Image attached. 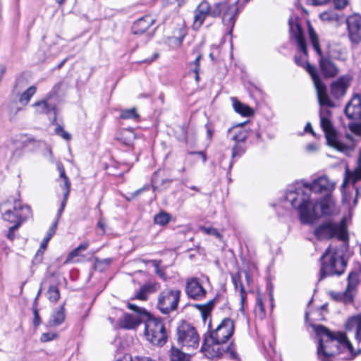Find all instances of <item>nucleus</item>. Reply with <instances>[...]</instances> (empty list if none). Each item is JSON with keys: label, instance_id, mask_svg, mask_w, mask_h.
Masks as SVG:
<instances>
[{"label": "nucleus", "instance_id": "1", "mask_svg": "<svg viewBox=\"0 0 361 361\" xmlns=\"http://www.w3.org/2000/svg\"><path fill=\"white\" fill-rule=\"evenodd\" d=\"M334 189V184L322 176L311 183L296 181L288 189L285 199L298 210L302 224H312L319 217L331 214L330 194Z\"/></svg>", "mask_w": 361, "mask_h": 361}, {"label": "nucleus", "instance_id": "2", "mask_svg": "<svg viewBox=\"0 0 361 361\" xmlns=\"http://www.w3.org/2000/svg\"><path fill=\"white\" fill-rule=\"evenodd\" d=\"M314 235L319 240L336 237L343 241L339 247H333L330 245L321 256L319 281L327 276H340L343 274L347 266V261L343 257V251L346 249L345 243L348 240L345 220L343 219L339 224L326 222L315 229Z\"/></svg>", "mask_w": 361, "mask_h": 361}, {"label": "nucleus", "instance_id": "3", "mask_svg": "<svg viewBox=\"0 0 361 361\" xmlns=\"http://www.w3.org/2000/svg\"><path fill=\"white\" fill-rule=\"evenodd\" d=\"M331 116L330 110L321 108L319 111L320 125L324 133L326 144L341 152L345 153L352 151L355 147L352 135L338 134L331 121Z\"/></svg>", "mask_w": 361, "mask_h": 361}, {"label": "nucleus", "instance_id": "4", "mask_svg": "<svg viewBox=\"0 0 361 361\" xmlns=\"http://www.w3.org/2000/svg\"><path fill=\"white\" fill-rule=\"evenodd\" d=\"M317 336L319 337L317 354L322 361H330V358L339 354L341 351L342 341L341 333L335 335L328 328L321 324L312 325Z\"/></svg>", "mask_w": 361, "mask_h": 361}, {"label": "nucleus", "instance_id": "5", "mask_svg": "<svg viewBox=\"0 0 361 361\" xmlns=\"http://www.w3.org/2000/svg\"><path fill=\"white\" fill-rule=\"evenodd\" d=\"M0 212L3 219L9 223L23 224L32 215L30 206L14 197L8 198L0 204Z\"/></svg>", "mask_w": 361, "mask_h": 361}, {"label": "nucleus", "instance_id": "6", "mask_svg": "<svg viewBox=\"0 0 361 361\" xmlns=\"http://www.w3.org/2000/svg\"><path fill=\"white\" fill-rule=\"evenodd\" d=\"M145 324V335L147 341L154 345L163 346L167 341L168 333L164 322L159 318L154 317L151 314L144 321Z\"/></svg>", "mask_w": 361, "mask_h": 361}, {"label": "nucleus", "instance_id": "7", "mask_svg": "<svg viewBox=\"0 0 361 361\" xmlns=\"http://www.w3.org/2000/svg\"><path fill=\"white\" fill-rule=\"evenodd\" d=\"M181 292L180 290L166 288L162 290L157 299V307L164 314L177 309Z\"/></svg>", "mask_w": 361, "mask_h": 361}, {"label": "nucleus", "instance_id": "8", "mask_svg": "<svg viewBox=\"0 0 361 361\" xmlns=\"http://www.w3.org/2000/svg\"><path fill=\"white\" fill-rule=\"evenodd\" d=\"M306 63V71L311 75V78L314 82L315 89L317 90V95L318 98L319 104L321 106L334 107V103L331 100L328 92L326 86L322 81L315 66L310 64L308 62Z\"/></svg>", "mask_w": 361, "mask_h": 361}, {"label": "nucleus", "instance_id": "9", "mask_svg": "<svg viewBox=\"0 0 361 361\" xmlns=\"http://www.w3.org/2000/svg\"><path fill=\"white\" fill-rule=\"evenodd\" d=\"M178 343L188 349H195L199 345L200 337L195 329L183 322L177 328Z\"/></svg>", "mask_w": 361, "mask_h": 361}, {"label": "nucleus", "instance_id": "10", "mask_svg": "<svg viewBox=\"0 0 361 361\" xmlns=\"http://www.w3.org/2000/svg\"><path fill=\"white\" fill-rule=\"evenodd\" d=\"M345 23L350 47L355 49L361 43V15L353 13L346 18Z\"/></svg>", "mask_w": 361, "mask_h": 361}, {"label": "nucleus", "instance_id": "11", "mask_svg": "<svg viewBox=\"0 0 361 361\" xmlns=\"http://www.w3.org/2000/svg\"><path fill=\"white\" fill-rule=\"evenodd\" d=\"M234 324L230 318H225L214 331H210L209 338L213 344L226 343L233 335Z\"/></svg>", "mask_w": 361, "mask_h": 361}, {"label": "nucleus", "instance_id": "12", "mask_svg": "<svg viewBox=\"0 0 361 361\" xmlns=\"http://www.w3.org/2000/svg\"><path fill=\"white\" fill-rule=\"evenodd\" d=\"M288 25L291 37L295 39L298 48L304 54L305 56L307 57V45L298 17L296 16H290Z\"/></svg>", "mask_w": 361, "mask_h": 361}, {"label": "nucleus", "instance_id": "13", "mask_svg": "<svg viewBox=\"0 0 361 361\" xmlns=\"http://www.w3.org/2000/svg\"><path fill=\"white\" fill-rule=\"evenodd\" d=\"M185 293L190 298L201 300L206 296L207 290L203 288L198 278L192 277L186 281Z\"/></svg>", "mask_w": 361, "mask_h": 361}, {"label": "nucleus", "instance_id": "14", "mask_svg": "<svg viewBox=\"0 0 361 361\" xmlns=\"http://www.w3.org/2000/svg\"><path fill=\"white\" fill-rule=\"evenodd\" d=\"M346 116L355 121L361 120V96L355 95L346 104L345 109Z\"/></svg>", "mask_w": 361, "mask_h": 361}, {"label": "nucleus", "instance_id": "15", "mask_svg": "<svg viewBox=\"0 0 361 361\" xmlns=\"http://www.w3.org/2000/svg\"><path fill=\"white\" fill-rule=\"evenodd\" d=\"M238 1L231 4H226V7L223 11L222 23L229 28L228 33L231 34L234 27L236 16L238 13Z\"/></svg>", "mask_w": 361, "mask_h": 361}, {"label": "nucleus", "instance_id": "16", "mask_svg": "<svg viewBox=\"0 0 361 361\" xmlns=\"http://www.w3.org/2000/svg\"><path fill=\"white\" fill-rule=\"evenodd\" d=\"M349 87V80L345 76H341L331 85V94L335 99L343 97Z\"/></svg>", "mask_w": 361, "mask_h": 361}, {"label": "nucleus", "instance_id": "17", "mask_svg": "<svg viewBox=\"0 0 361 361\" xmlns=\"http://www.w3.org/2000/svg\"><path fill=\"white\" fill-rule=\"evenodd\" d=\"M209 4L206 1H202L194 11V23L193 26L199 28L203 24L207 16H209Z\"/></svg>", "mask_w": 361, "mask_h": 361}, {"label": "nucleus", "instance_id": "18", "mask_svg": "<svg viewBox=\"0 0 361 361\" xmlns=\"http://www.w3.org/2000/svg\"><path fill=\"white\" fill-rule=\"evenodd\" d=\"M319 68L325 77H334L338 73L337 66L332 61L329 56L319 58Z\"/></svg>", "mask_w": 361, "mask_h": 361}, {"label": "nucleus", "instance_id": "19", "mask_svg": "<svg viewBox=\"0 0 361 361\" xmlns=\"http://www.w3.org/2000/svg\"><path fill=\"white\" fill-rule=\"evenodd\" d=\"M154 23V19L152 16H145L133 23L131 28L132 32L134 35H142Z\"/></svg>", "mask_w": 361, "mask_h": 361}, {"label": "nucleus", "instance_id": "20", "mask_svg": "<svg viewBox=\"0 0 361 361\" xmlns=\"http://www.w3.org/2000/svg\"><path fill=\"white\" fill-rule=\"evenodd\" d=\"M348 331L355 329V339L357 343L361 342V313L350 317L345 324Z\"/></svg>", "mask_w": 361, "mask_h": 361}, {"label": "nucleus", "instance_id": "21", "mask_svg": "<svg viewBox=\"0 0 361 361\" xmlns=\"http://www.w3.org/2000/svg\"><path fill=\"white\" fill-rule=\"evenodd\" d=\"M144 319H145V317L126 313L121 319V325L124 329H133L144 322Z\"/></svg>", "mask_w": 361, "mask_h": 361}, {"label": "nucleus", "instance_id": "22", "mask_svg": "<svg viewBox=\"0 0 361 361\" xmlns=\"http://www.w3.org/2000/svg\"><path fill=\"white\" fill-rule=\"evenodd\" d=\"M36 109V111L39 114H53V120H56V105L48 102V99H45L39 102H36L32 105Z\"/></svg>", "mask_w": 361, "mask_h": 361}, {"label": "nucleus", "instance_id": "23", "mask_svg": "<svg viewBox=\"0 0 361 361\" xmlns=\"http://www.w3.org/2000/svg\"><path fill=\"white\" fill-rule=\"evenodd\" d=\"M157 290V284L153 283H146L142 285L135 295V298L145 301L148 298V295L155 293Z\"/></svg>", "mask_w": 361, "mask_h": 361}, {"label": "nucleus", "instance_id": "24", "mask_svg": "<svg viewBox=\"0 0 361 361\" xmlns=\"http://www.w3.org/2000/svg\"><path fill=\"white\" fill-rule=\"evenodd\" d=\"M361 180V166L357 167L354 171H350L348 168L345 170V178L342 187H345L348 183H351L355 185V183Z\"/></svg>", "mask_w": 361, "mask_h": 361}, {"label": "nucleus", "instance_id": "25", "mask_svg": "<svg viewBox=\"0 0 361 361\" xmlns=\"http://www.w3.org/2000/svg\"><path fill=\"white\" fill-rule=\"evenodd\" d=\"M62 178L63 179V184L61 185V188L63 190V197L61 202V207L59 209V216H61L62 213L64 211L71 190V182L68 176Z\"/></svg>", "mask_w": 361, "mask_h": 361}, {"label": "nucleus", "instance_id": "26", "mask_svg": "<svg viewBox=\"0 0 361 361\" xmlns=\"http://www.w3.org/2000/svg\"><path fill=\"white\" fill-rule=\"evenodd\" d=\"M308 32L312 45L315 51L317 52V54L319 56V58L326 57V56H323L322 54V51L319 45L318 36L317 33L314 32L313 27L311 26L310 23H308Z\"/></svg>", "mask_w": 361, "mask_h": 361}, {"label": "nucleus", "instance_id": "27", "mask_svg": "<svg viewBox=\"0 0 361 361\" xmlns=\"http://www.w3.org/2000/svg\"><path fill=\"white\" fill-rule=\"evenodd\" d=\"M308 32L312 45L315 51L317 52V54L319 56V58L326 57V56H323L322 54V51L319 45L318 36L317 33L314 32L313 27L311 26L310 23H308Z\"/></svg>", "mask_w": 361, "mask_h": 361}, {"label": "nucleus", "instance_id": "28", "mask_svg": "<svg viewBox=\"0 0 361 361\" xmlns=\"http://www.w3.org/2000/svg\"><path fill=\"white\" fill-rule=\"evenodd\" d=\"M215 302L216 300L212 299L206 304H195L193 306L200 311L202 319L205 322L207 317L209 316L211 311L213 310Z\"/></svg>", "mask_w": 361, "mask_h": 361}, {"label": "nucleus", "instance_id": "29", "mask_svg": "<svg viewBox=\"0 0 361 361\" xmlns=\"http://www.w3.org/2000/svg\"><path fill=\"white\" fill-rule=\"evenodd\" d=\"M135 134L132 130L123 129L120 133V135L117 139L124 145L130 146L133 144V141L135 140Z\"/></svg>", "mask_w": 361, "mask_h": 361}, {"label": "nucleus", "instance_id": "30", "mask_svg": "<svg viewBox=\"0 0 361 361\" xmlns=\"http://www.w3.org/2000/svg\"><path fill=\"white\" fill-rule=\"evenodd\" d=\"M233 99V106L234 110L237 113L240 114V115H242L243 116H250L251 115L253 114V111L250 106L243 104L242 102L237 100L236 99Z\"/></svg>", "mask_w": 361, "mask_h": 361}, {"label": "nucleus", "instance_id": "31", "mask_svg": "<svg viewBox=\"0 0 361 361\" xmlns=\"http://www.w3.org/2000/svg\"><path fill=\"white\" fill-rule=\"evenodd\" d=\"M202 58V54H199L193 61L188 63L189 73H193L195 74V80L196 82H199L200 80V66Z\"/></svg>", "mask_w": 361, "mask_h": 361}, {"label": "nucleus", "instance_id": "32", "mask_svg": "<svg viewBox=\"0 0 361 361\" xmlns=\"http://www.w3.org/2000/svg\"><path fill=\"white\" fill-rule=\"evenodd\" d=\"M319 18L326 23H338L341 19V16L334 10H329L321 13Z\"/></svg>", "mask_w": 361, "mask_h": 361}, {"label": "nucleus", "instance_id": "33", "mask_svg": "<svg viewBox=\"0 0 361 361\" xmlns=\"http://www.w3.org/2000/svg\"><path fill=\"white\" fill-rule=\"evenodd\" d=\"M186 35L185 29L183 27L176 28L169 39L177 46L182 44L183 40Z\"/></svg>", "mask_w": 361, "mask_h": 361}, {"label": "nucleus", "instance_id": "34", "mask_svg": "<svg viewBox=\"0 0 361 361\" xmlns=\"http://www.w3.org/2000/svg\"><path fill=\"white\" fill-rule=\"evenodd\" d=\"M64 307L61 306L57 310L54 312L51 319L49 320L50 326H59L62 324L65 319Z\"/></svg>", "mask_w": 361, "mask_h": 361}, {"label": "nucleus", "instance_id": "35", "mask_svg": "<svg viewBox=\"0 0 361 361\" xmlns=\"http://www.w3.org/2000/svg\"><path fill=\"white\" fill-rule=\"evenodd\" d=\"M341 339L342 341V348L347 349L351 354L350 360L353 359L357 355L361 353V349H358L357 351H355L354 348L350 341L348 339L345 334L341 333Z\"/></svg>", "mask_w": 361, "mask_h": 361}, {"label": "nucleus", "instance_id": "36", "mask_svg": "<svg viewBox=\"0 0 361 361\" xmlns=\"http://www.w3.org/2000/svg\"><path fill=\"white\" fill-rule=\"evenodd\" d=\"M331 295L333 299L336 301H342L344 303H350L353 300V295L352 293H349L346 289L343 293H331Z\"/></svg>", "mask_w": 361, "mask_h": 361}, {"label": "nucleus", "instance_id": "37", "mask_svg": "<svg viewBox=\"0 0 361 361\" xmlns=\"http://www.w3.org/2000/svg\"><path fill=\"white\" fill-rule=\"evenodd\" d=\"M37 88L35 86L32 85L27 88L25 91L20 94L19 97V102L22 105H27L32 97L36 93Z\"/></svg>", "mask_w": 361, "mask_h": 361}, {"label": "nucleus", "instance_id": "38", "mask_svg": "<svg viewBox=\"0 0 361 361\" xmlns=\"http://www.w3.org/2000/svg\"><path fill=\"white\" fill-rule=\"evenodd\" d=\"M348 284L346 290L349 293H352L355 290L359 283V276L357 272L351 271L349 273L347 279Z\"/></svg>", "mask_w": 361, "mask_h": 361}, {"label": "nucleus", "instance_id": "39", "mask_svg": "<svg viewBox=\"0 0 361 361\" xmlns=\"http://www.w3.org/2000/svg\"><path fill=\"white\" fill-rule=\"evenodd\" d=\"M171 218L169 213L162 211L154 216V222L157 225L165 226L170 221Z\"/></svg>", "mask_w": 361, "mask_h": 361}, {"label": "nucleus", "instance_id": "40", "mask_svg": "<svg viewBox=\"0 0 361 361\" xmlns=\"http://www.w3.org/2000/svg\"><path fill=\"white\" fill-rule=\"evenodd\" d=\"M227 2H219L214 4L213 6L209 5V16L217 17L223 12L226 7Z\"/></svg>", "mask_w": 361, "mask_h": 361}, {"label": "nucleus", "instance_id": "41", "mask_svg": "<svg viewBox=\"0 0 361 361\" xmlns=\"http://www.w3.org/2000/svg\"><path fill=\"white\" fill-rule=\"evenodd\" d=\"M47 298L49 301L56 302L60 298V292L57 286L50 285L47 290Z\"/></svg>", "mask_w": 361, "mask_h": 361}, {"label": "nucleus", "instance_id": "42", "mask_svg": "<svg viewBox=\"0 0 361 361\" xmlns=\"http://www.w3.org/2000/svg\"><path fill=\"white\" fill-rule=\"evenodd\" d=\"M171 361H189L190 358L177 348H172L170 357Z\"/></svg>", "mask_w": 361, "mask_h": 361}, {"label": "nucleus", "instance_id": "43", "mask_svg": "<svg viewBox=\"0 0 361 361\" xmlns=\"http://www.w3.org/2000/svg\"><path fill=\"white\" fill-rule=\"evenodd\" d=\"M128 307L129 310L133 311L136 313V315L145 317V319L147 317L150 316V313L148 312L145 308L138 307L137 305L133 304V303H128Z\"/></svg>", "mask_w": 361, "mask_h": 361}, {"label": "nucleus", "instance_id": "44", "mask_svg": "<svg viewBox=\"0 0 361 361\" xmlns=\"http://www.w3.org/2000/svg\"><path fill=\"white\" fill-rule=\"evenodd\" d=\"M120 117L122 119H137L139 117L135 108L122 110Z\"/></svg>", "mask_w": 361, "mask_h": 361}, {"label": "nucleus", "instance_id": "45", "mask_svg": "<svg viewBox=\"0 0 361 361\" xmlns=\"http://www.w3.org/2000/svg\"><path fill=\"white\" fill-rule=\"evenodd\" d=\"M245 142H235L232 148V158L240 157L245 152Z\"/></svg>", "mask_w": 361, "mask_h": 361}, {"label": "nucleus", "instance_id": "46", "mask_svg": "<svg viewBox=\"0 0 361 361\" xmlns=\"http://www.w3.org/2000/svg\"><path fill=\"white\" fill-rule=\"evenodd\" d=\"M247 133L240 128L237 133H235L231 139L235 142H245L247 140Z\"/></svg>", "mask_w": 361, "mask_h": 361}, {"label": "nucleus", "instance_id": "47", "mask_svg": "<svg viewBox=\"0 0 361 361\" xmlns=\"http://www.w3.org/2000/svg\"><path fill=\"white\" fill-rule=\"evenodd\" d=\"M200 230L204 232V233L210 235H214L219 239H221L222 235L219 232V231L212 227H205L200 226Z\"/></svg>", "mask_w": 361, "mask_h": 361}, {"label": "nucleus", "instance_id": "48", "mask_svg": "<svg viewBox=\"0 0 361 361\" xmlns=\"http://www.w3.org/2000/svg\"><path fill=\"white\" fill-rule=\"evenodd\" d=\"M13 225L12 226L9 227L8 233L6 234L7 238L11 241L15 239L16 231H17L20 227V226L23 224H19V223H13Z\"/></svg>", "mask_w": 361, "mask_h": 361}, {"label": "nucleus", "instance_id": "49", "mask_svg": "<svg viewBox=\"0 0 361 361\" xmlns=\"http://www.w3.org/2000/svg\"><path fill=\"white\" fill-rule=\"evenodd\" d=\"M55 133L66 140H70L71 139V134L65 131L63 127L59 125H57V126L56 127Z\"/></svg>", "mask_w": 361, "mask_h": 361}, {"label": "nucleus", "instance_id": "50", "mask_svg": "<svg viewBox=\"0 0 361 361\" xmlns=\"http://www.w3.org/2000/svg\"><path fill=\"white\" fill-rule=\"evenodd\" d=\"M232 282L235 286V290L239 289V292H240L241 286H243L241 277L239 274H236L234 275H232Z\"/></svg>", "mask_w": 361, "mask_h": 361}, {"label": "nucleus", "instance_id": "51", "mask_svg": "<svg viewBox=\"0 0 361 361\" xmlns=\"http://www.w3.org/2000/svg\"><path fill=\"white\" fill-rule=\"evenodd\" d=\"M57 336L55 333H44L41 336V341L43 342H47L52 341Z\"/></svg>", "mask_w": 361, "mask_h": 361}, {"label": "nucleus", "instance_id": "52", "mask_svg": "<svg viewBox=\"0 0 361 361\" xmlns=\"http://www.w3.org/2000/svg\"><path fill=\"white\" fill-rule=\"evenodd\" d=\"M111 262V259L106 258L104 259H95V268H99L100 264H104L105 267H108Z\"/></svg>", "mask_w": 361, "mask_h": 361}, {"label": "nucleus", "instance_id": "53", "mask_svg": "<svg viewBox=\"0 0 361 361\" xmlns=\"http://www.w3.org/2000/svg\"><path fill=\"white\" fill-rule=\"evenodd\" d=\"M329 0H306V4L314 6L326 4Z\"/></svg>", "mask_w": 361, "mask_h": 361}, {"label": "nucleus", "instance_id": "54", "mask_svg": "<svg viewBox=\"0 0 361 361\" xmlns=\"http://www.w3.org/2000/svg\"><path fill=\"white\" fill-rule=\"evenodd\" d=\"M333 3L335 8L342 9L346 6L348 0H333Z\"/></svg>", "mask_w": 361, "mask_h": 361}, {"label": "nucleus", "instance_id": "55", "mask_svg": "<svg viewBox=\"0 0 361 361\" xmlns=\"http://www.w3.org/2000/svg\"><path fill=\"white\" fill-rule=\"evenodd\" d=\"M240 295L241 311H243L244 309L245 299L247 297V293L245 292L244 287L241 286Z\"/></svg>", "mask_w": 361, "mask_h": 361}, {"label": "nucleus", "instance_id": "56", "mask_svg": "<svg viewBox=\"0 0 361 361\" xmlns=\"http://www.w3.org/2000/svg\"><path fill=\"white\" fill-rule=\"evenodd\" d=\"M294 61H295V63L299 66H302V67H305V66H306V63L305 62H307L306 61V59H303L302 56H295V58H294Z\"/></svg>", "mask_w": 361, "mask_h": 361}, {"label": "nucleus", "instance_id": "57", "mask_svg": "<svg viewBox=\"0 0 361 361\" xmlns=\"http://www.w3.org/2000/svg\"><path fill=\"white\" fill-rule=\"evenodd\" d=\"M51 238H49V236H45L44 238L43 239L41 245H40V249L37 251V254H36V257H37V256L39 255V252H41V249L42 250H45L47 247V244H48V242L50 240Z\"/></svg>", "mask_w": 361, "mask_h": 361}, {"label": "nucleus", "instance_id": "58", "mask_svg": "<svg viewBox=\"0 0 361 361\" xmlns=\"http://www.w3.org/2000/svg\"><path fill=\"white\" fill-rule=\"evenodd\" d=\"M33 314H34V319H33V324L35 326H37L40 324V317L38 313V310L35 308L33 310Z\"/></svg>", "mask_w": 361, "mask_h": 361}, {"label": "nucleus", "instance_id": "59", "mask_svg": "<svg viewBox=\"0 0 361 361\" xmlns=\"http://www.w3.org/2000/svg\"><path fill=\"white\" fill-rule=\"evenodd\" d=\"M154 267L156 268V274L164 280L166 279L165 272L159 268L158 262H155Z\"/></svg>", "mask_w": 361, "mask_h": 361}, {"label": "nucleus", "instance_id": "60", "mask_svg": "<svg viewBox=\"0 0 361 361\" xmlns=\"http://www.w3.org/2000/svg\"><path fill=\"white\" fill-rule=\"evenodd\" d=\"M256 307L258 308L262 313H264V307L262 300L258 297L256 301Z\"/></svg>", "mask_w": 361, "mask_h": 361}, {"label": "nucleus", "instance_id": "61", "mask_svg": "<svg viewBox=\"0 0 361 361\" xmlns=\"http://www.w3.org/2000/svg\"><path fill=\"white\" fill-rule=\"evenodd\" d=\"M189 154H198V156H200L202 159L203 163H205L207 161V155L204 152L199 151V152H189Z\"/></svg>", "mask_w": 361, "mask_h": 361}, {"label": "nucleus", "instance_id": "62", "mask_svg": "<svg viewBox=\"0 0 361 361\" xmlns=\"http://www.w3.org/2000/svg\"><path fill=\"white\" fill-rule=\"evenodd\" d=\"M57 169L59 171V174H60V177L61 178H63V177H66V172H65V169H64V167L63 166V164L61 163H59L57 164Z\"/></svg>", "mask_w": 361, "mask_h": 361}, {"label": "nucleus", "instance_id": "63", "mask_svg": "<svg viewBox=\"0 0 361 361\" xmlns=\"http://www.w3.org/2000/svg\"><path fill=\"white\" fill-rule=\"evenodd\" d=\"M352 131L355 132L357 133H360L361 131V124L360 123H354L350 126Z\"/></svg>", "mask_w": 361, "mask_h": 361}, {"label": "nucleus", "instance_id": "64", "mask_svg": "<svg viewBox=\"0 0 361 361\" xmlns=\"http://www.w3.org/2000/svg\"><path fill=\"white\" fill-rule=\"evenodd\" d=\"M131 361H155L149 357H139L136 356L135 357H131Z\"/></svg>", "mask_w": 361, "mask_h": 361}]
</instances>
